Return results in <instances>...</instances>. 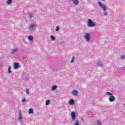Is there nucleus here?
Masks as SVG:
<instances>
[{
    "label": "nucleus",
    "mask_w": 125,
    "mask_h": 125,
    "mask_svg": "<svg viewBox=\"0 0 125 125\" xmlns=\"http://www.w3.org/2000/svg\"><path fill=\"white\" fill-rule=\"evenodd\" d=\"M28 113H29V114H33V113H34V111H33V109L30 108L29 109Z\"/></svg>",
    "instance_id": "20"
},
{
    "label": "nucleus",
    "mask_w": 125,
    "mask_h": 125,
    "mask_svg": "<svg viewBox=\"0 0 125 125\" xmlns=\"http://www.w3.org/2000/svg\"><path fill=\"white\" fill-rule=\"evenodd\" d=\"M96 65L99 67H102V66H103V63H102V62H101V61H100L96 62Z\"/></svg>",
    "instance_id": "7"
},
{
    "label": "nucleus",
    "mask_w": 125,
    "mask_h": 125,
    "mask_svg": "<svg viewBox=\"0 0 125 125\" xmlns=\"http://www.w3.org/2000/svg\"><path fill=\"white\" fill-rule=\"evenodd\" d=\"M96 125H102V124L101 123V122L99 120H98V121H97Z\"/></svg>",
    "instance_id": "21"
},
{
    "label": "nucleus",
    "mask_w": 125,
    "mask_h": 125,
    "mask_svg": "<svg viewBox=\"0 0 125 125\" xmlns=\"http://www.w3.org/2000/svg\"><path fill=\"white\" fill-rule=\"evenodd\" d=\"M27 39L30 42H33V41H34V37L31 35L28 36Z\"/></svg>",
    "instance_id": "11"
},
{
    "label": "nucleus",
    "mask_w": 125,
    "mask_h": 125,
    "mask_svg": "<svg viewBox=\"0 0 125 125\" xmlns=\"http://www.w3.org/2000/svg\"><path fill=\"white\" fill-rule=\"evenodd\" d=\"M87 26L88 27L93 28V27H95V26H96V24H95V22L92 21L91 19H88L87 21Z\"/></svg>",
    "instance_id": "2"
},
{
    "label": "nucleus",
    "mask_w": 125,
    "mask_h": 125,
    "mask_svg": "<svg viewBox=\"0 0 125 125\" xmlns=\"http://www.w3.org/2000/svg\"><path fill=\"white\" fill-rule=\"evenodd\" d=\"M59 30H60V27H59V26H56V32H58V31H59Z\"/></svg>",
    "instance_id": "24"
},
{
    "label": "nucleus",
    "mask_w": 125,
    "mask_h": 125,
    "mask_svg": "<svg viewBox=\"0 0 125 125\" xmlns=\"http://www.w3.org/2000/svg\"><path fill=\"white\" fill-rule=\"evenodd\" d=\"M104 16H107V15H108V13H107V12H104Z\"/></svg>",
    "instance_id": "29"
},
{
    "label": "nucleus",
    "mask_w": 125,
    "mask_h": 125,
    "mask_svg": "<svg viewBox=\"0 0 125 125\" xmlns=\"http://www.w3.org/2000/svg\"><path fill=\"white\" fill-rule=\"evenodd\" d=\"M36 27H37V24H32L29 25V29L30 31H35L36 30Z\"/></svg>",
    "instance_id": "5"
},
{
    "label": "nucleus",
    "mask_w": 125,
    "mask_h": 125,
    "mask_svg": "<svg viewBox=\"0 0 125 125\" xmlns=\"http://www.w3.org/2000/svg\"><path fill=\"white\" fill-rule=\"evenodd\" d=\"M22 118L23 117H22V115L21 114V113H20L19 115L18 121L22 120Z\"/></svg>",
    "instance_id": "15"
},
{
    "label": "nucleus",
    "mask_w": 125,
    "mask_h": 125,
    "mask_svg": "<svg viewBox=\"0 0 125 125\" xmlns=\"http://www.w3.org/2000/svg\"><path fill=\"white\" fill-rule=\"evenodd\" d=\"M57 88V85H54L51 86V91H53L55 90V89H56Z\"/></svg>",
    "instance_id": "10"
},
{
    "label": "nucleus",
    "mask_w": 125,
    "mask_h": 125,
    "mask_svg": "<svg viewBox=\"0 0 125 125\" xmlns=\"http://www.w3.org/2000/svg\"><path fill=\"white\" fill-rule=\"evenodd\" d=\"M25 92L26 94H29V89H26L25 91Z\"/></svg>",
    "instance_id": "27"
},
{
    "label": "nucleus",
    "mask_w": 125,
    "mask_h": 125,
    "mask_svg": "<svg viewBox=\"0 0 125 125\" xmlns=\"http://www.w3.org/2000/svg\"><path fill=\"white\" fill-rule=\"evenodd\" d=\"M19 68V63L15 62L14 64V69H18Z\"/></svg>",
    "instance_id": "8"
},
{
    "label": "nucleus",
    "mask_w": 125,
    "mask_h": 125,
    "mask_svg": "<svg viewBox=\"0 0 125 125\" xmlns=\"http://www.w3.org/2000/svg\"><path fill=\"white\" fill-rule=\"evenodd\" d=\"M50 103V101L47 100L46 101V105L47 106V105H49V104Z\"/></svg>",
    "instance_id": "25"
},
{
    "label": "nucleus",
    "mask_w": 125,
    "mask_h": 125,
    "mask_svg": "<svg viewBox=\"0 0 125 125\" xmlns=\"http://www.w3.org/2000/svg\"><path fill=\"white\" fill-rule=\"evenodd\" d=\"M103 1H104V0H102Z\"/></svg>",
    "instance_id": "31"
},
{
    "label": "nucleus",
    "mask_w": 125,
    "mask_h": 125,
    "mask_svg": "<svg viewBox=\"0 0 125 125\" xmlns=\"http://www.w3.org/2000/svg\"><path fill=\"white\" fill-rule=\"evenodd\" d=\"M71 0L75 5L79 4V0Z\"/></svg>",
    "instance_id": "9"
},
{
    "label": "nucleus",
    "mask_w": 125,
    "mask_h": 125,
    "mask_svg": "<svg viewBox=\"0 0 125 125\" xmlns=\"http://www.w3.org/2000/svg\"><path fill=\"white\" fill-rule=\"evenodd\" d=\"M106 95L108 96L110 95L108 97V101H109V102H114L115 101L116 98L114 96H113V93H112L110 92H106Z\"/></svg>",
    "instance_id": "1"
},
{
    "label": "nucleus",
    "mask_w": 125,
    "mask_h": 125,
    "mask_svg": "<svg viewBox=\"0 0 125 125\" xmlns=\"http://www.w3.org/2000/svg\"><path fill=\"white\" fill-rule=\"evenodd\" d=\"M74 59H75V58L73 57L71 61V63H73V62H74Z\"/></svg>",
    "instance_id": "26"
},
{
    "label": "nucleus",
    "mask_w": 125,
    "mask_h": 125,
    "mask_svg": "<svg viewBox=\"0 0 125 125\" xmlns=\"http://www.w3.org/2000/svg\"><path fill=\"white\" fill-rule=\"evenodd\" d=\"M74 125H80L79 124V120L75 121V122L74 123Z\"/></svg>",
    "instance_id": "23"
},
{
    "label": "nucleus",
    "mask_w": 125,
    "mask_h": 125,
    "mask_svg": "<svg viewBox=\"0 0 125 125\" xmlns=\"http://www.w3.org/2000/svg\"><path fill=\"white\" fill-rule=\"evenodd\" d=\"M28 17L31 19V18H33V17H34V15H33L32 13H29Z\"/></svg>",
    "instance_id": "18"
},
{
    "label": "nucleus",
    "mask_w": 125,
    "mask_h": 125,
    "mask_svg": "<svg viewBox=\"0 0 125 125\" xmlns=\"http://www.w3.org/2000/svg\"><path fill=\"white\" fill-rule=\"evenodd\" d=\"M120 59H121L122 60H125V55H121V56H120Z\"/></svg>",
    "instance_id": "19"
},
{
    "label": "nucleus",
    "mask_w": 125,
    "mask_h": 125,
    "mask_svg": "<svg viewBox=\"0 0 125 125\" xmlns=\"http://www.w3.org/2000/svg\"><path fill=\"white\" fill-rule=\"evenodd\" d=\"M71 116L72 118V121H75V120H76V112L72 111L71 113Z\"/></svg>",
    "instance_id": "6"
},
{
    "label": "nucleus",
    "mask_w": 125,
    "mask_h": 125,
    "mask_svg": "<svg viewBox=\"0 0 125 125\" xmlns=\"http://www.w3.org/2000/svg\"><path fill=\"white\" fill-rule=\"evenodd\" d=\"M98 4L99 7H100V8L103 9V10L104 11H106L107 8L106 7V5L105 4H102V3H101V2H98Z\"/></svg>",
    "instance_id": "3"
},
{
    "label": "nucleus",
    "mask_w": 125,
    "mask_h": 125,
    "mask_svg": "<svg viewBox=\"0 0 125 125\" xmlns=\"http://www.w3.org/2000/svg\"><path fill=\"white\" fill-rule=\"evenodd\" d=\"M11 66H9L8 68V73L9 74H11Z\"/></svg>",
    "instance_id": "16"
},
{
    "label": "nucleus",
    "mask_w": 125,
    "mask_h": 125,
    "mask_svg": "<svg viewBox=\"0 0 125 125\" xmlns=\"http://www.w3.org/2000/svg\"><path fill=\"white\" fill-rule=\"evenodd\" d=\"M73 95H77L78 94V91L77 90H73L72 91Z\"/></svg>",
    "instance_id": "17"
},
{
    "label": "nucleus",
    "mask_w": 125,
    "mask_h": 125,
    "mask_svg": "<svg viewBox=\"0 0 125 125\" xmlns=\"http://www.w3.org/2000/svg\"><path fill=\"white\" fill-rule=\"evenodd\" d=\"M84 39L86 42H89V41H90L89 33H85L84 35Z\"/></svg>",
    "instance_id": "4"
},
{
    "label": "nucleus",
    "mask_w": 125,
    "mask_h": 125,
    "mask_svg": "<svg viewBox=\"0 0 125 125\" xmlns=\"http://www.w3.org/2000/svg\"><path fill=\"white\" fill-rule=\"evenodd\" d=\"M12 3V0H7L6 2V4H11Z\"/></svg>",
    "instance_id": "14"
},
{
    "label": "nucleus",
    "mask_w": 125,
    "mask_h": 125,
    "mask_svg": "<svg viewBox=\"0 0 125 125\" xmlns=\"http://www.w3.org/2000/svg\"><path fill=\"white\" fill-rule=\"evenodd\" d=\"M69 105H74V104H75V101L74 100H73V99H71L69 101Z\"/></svg>",
    "instance_id": "13"
},
{
    "label": "nucleus",
    "mask_w": 125,
    "mask_h": 125,
    "mask_svg": "<svg viewBox=\"0 0 125 125\" xmlns=\"http://www.w3.org/2000/svg\"><path fill=\"white\" fill-rule=\"evenodd\" d=\"M19 122H20L21 124H23V121L22 120L21 121H19Z\"/></svg>",
    "instance_id": "30"
},
{
    "label": "nucleus",
    "mask_w": 125,
    "mask_h": 125,
    "mask_svg": "<svg viewBox=\"0 0 125 125\" xmlns=\"http://www.w3.org/2000/svg\"><path fill=\"white\" fill-rule=\"evenodd\" d=\"M22 102L23 103H24V102H26V99H25V98L22 99Z\"/></svg>",
    "instance_id": "28"
},
{
    "label": "nucleus",
    "mask_w": 125,
    "mask_h": 125,
    "mask_svg": "<svg viewBox=\"0 0 125 125\" xmlns=\"http://www.w3.org/2000/svg\"><path fill=\"white\" fill-rule=\"evenodd\" d=\"M12 53L14 54V53H16L18 51V49L17 48H14V49L11 50Z\"/></svg>",
    "instance_id": "12"
},
{
    "label": "nucleus",
    "mask_w": 125,
    "mask_h": 125,
    "mask_svg": "<svg viewBox=\"0 0 125 125\" xmlns=\"http://www.w3.org/2000/svg\"><path fill=\"white\" fill-rule=\"evenodd\" d=\"M50 39L51 41H55V38H54V36H53V35H51L50 36Z\"/></svg>",
    "instance_id": "22"
}]
</instances>
